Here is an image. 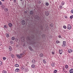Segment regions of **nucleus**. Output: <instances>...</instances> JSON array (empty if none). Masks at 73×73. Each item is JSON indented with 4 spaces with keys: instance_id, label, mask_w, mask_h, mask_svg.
<instances>
[{
    "instance_id": "obj_14",
    "label": "nucleus",
    "mask_w": 73,
    "mask_h": 73,
    "mask_svg": "<svg viewBox=\"0 0 73 73\" xmlns=\"http://www.w3.org/2000/svg\"><path fill=\"white\" fill-rule=\"evenodd\" d=\"M33 13V11H30V15H32Z\"/></svg>"
},
{
    "instance_id": "obj_47",
    "label": "nucleus",
    "mask_w": 73,
    "mask_h": 73,
    "mask_svg": "<svg viewBox=\"0 0 73 73\" xmlns=\"http://www.w3.org/2000/svg\"><path fill=\"white\" fill-rule=\"evenodd\" d=\"M51 27H53V24H52V25H51Z\"/></svg>"
},
{
    "instance_id": "obj_10",
    "label": "nucleus",
    "mask_w": 73,
    "mask_h": 73,
    "mask_svg": "<svg viewBox=\"0 0 73 73\" xmlns=\"http://www.w3.org/2000/svg\"><path fill=\"white\" fill-rule=\"evenodd\" d=\"M9 51H12V47L11 46H9Z\"/></svg>"
},
{
    "instance_id": "obj_52",
    "label": "nucleus",
    "mask_w": 73,
    "mask_h": 73,
    "mask_svg": "<svg viewBox=\"0 0 73 73\" xmlns=\"http://www.w3.org/2000/svg\"><path fill=\"white\" fill-rule=\"evenodd\" d=\"M21 1H23V0H20Z\"/></svg>"
},
{
    "instance_id": "obj_17",
    "label": "nucleus",
    "mask_w": 73,
    "mask_h": 73,
    "mask_svg": "<svg viewBox=\"0 0 73 73\" xmlns=\"http://www.w3.org/2000/svg\"><path fill=\"white\" fill-rule=\"evenodd\" d=\"M3 73H7V71L5 70H3Z\"/></svg>"
},
{
    "instance_id": "obj_26",
    "label": "nucleus",
    "mask_w": 73,
    "mask_h": 73,
    "mask_svg": "<svg viewBox=\"0 0 73 73\" xmlns=\"http://www.w3.org/2000/svg\"><path fill=\"white\" fill-rule=\"evenodd\" d=\"M3 64V63L1 61H0V66H1Z\"/></svg>"
},
{
    "instance_id": "obj_30",
    "label": "nucleus",
    "mask_w": 73,
    "mask_h": 73,
    "mask_svg": "<svg viewBox=\"0 0 73 73\" xmlns=\"http://www.w3.org/2000/svg\"><path fill=\"white\" fill-rule=\"evenodd\" d=\"M43 61L44 64H46V62L45 60H43Z\"/></svg>"
},
{
    "instance_id": "obj_1",
    "label": "nucleus",
    "mask_w": 73,
    "mask_h": 73,
    "mask_svg": "<svg viewBox=\"0 0 73 73\" xmlns=\"http://www.w3.org/2000/svg\"><path fill=\"white\" fill-rule=\"evenodd\" d=\"M23 53H22L20 54H17L16 55V56L18 58L20 59L23 57Z\"/></svg>"
},
{
    "instance_id": "obj_25",
    "label": "nucleus",
    "mask_w": 73,
    "mask_h": 73,
    "mask_svg": "<svg viewBox=\"0 0 73 73\" xmlns=\"http://www.w3.org/2000/svg\"><path fill=\"white\" fill-rule=\"evenodd\" d=\"M3 59L4 61H5V60L7 59V58L5 57H3Z\"/></svg>"
},
{
    "instance_id": "obj_51",
    "label": "nucleus",
    "mask_w": 73,
    "mask_h": 73,
    "mask_svg": "<svg viewBox=\"0 0 73 73\" xmlns=\"http://www.w3.org/2000/svg\"><path fill=\"white\" fill-rule=\"evenodd\" d=\"M71 16H72V18L73 17V15H72Z\"/></svg>"
},
{
    "instance_id": "obj_23",
    "label": "nucleus",
    "mask_w": 73,
    "mask_h": 73,
    "mask_svg": "<svg viewBox=\"0 0 73 73\" xmlns=\"http://www.w3.org/2000/svg\"><path fill=\"white\" fill-rule=\"evenodd\" d=\"M29 49H30V50H31V51L33 50L32 48V47H31L29 46Z\"/></svg>"
},
{
    "instance_id": "obj_5",
    "label": "nucleus",
    "mask_w": 73,
    "mask_h": 73,
    "mask_svg": "<svg viewBox=\"0 0 73 73\" xmlns=\"http://www.w3.org/2000/svg\"><path fill=\"white\" fill-rule=\"evenodd\" d=\"M65 44H66V42L64 41L63 42V44L62 45V46H65Z\"/></svg>"
},
{
    "instance_id": "obj_39",
    "label": "nucleus",
    "mask_w": 73,
    "mask_h": 73,
    "mask_svg": "<svg viewBox=\"0 0 73 73\" xmlns=\"http://www.w3.org/2000/svg\"><path fill=\"white\" fill-rule=\"evenodd\" d=\"M70 19H73V17H72V16H70Z\"/></svg>"
},
{
    "instance_id": "obj_48",
    "label": "nucleus",
    "mask_w": 73,
    "mask_h": 73,
    "mask_svg": "<svg viewBox=\"0 0 73 73\" xmlns=\"http://www.w3.org/2000/svg\"><path fill=\"white\" fill-rule=\"evenodd\" d=\"M7 26H6V25H5L4 26V27L5 28H6Z\"/></svg>"
},
{
    "instance_id": "obj_41",
    "label": "nucleus",
    "mask_w": 73,
    "mask_h": 73,
    "mask_svg": "<svg viewBox=\"0 0 73 73\" xmlns=\"http://www.w3.org/2000/svg\"><path fill=\"white\" fill-rule=\"evenodd\" d=\"M71 12L72 13H73V9H72L71 11Z\"/></svg>"
},
{
    "instance_id": "obj_27",
    "label": "nucleus",
    "mask_w": 73,
    "mask_h": 73,
    "mask_svg": "<svg viewBox=\"0 0 73 73\" xmlns=\"http://www.w3.org/2000/svg\"><path fill=\"white\" fill-rule=\"evenodd\" d=\"M51 66H54V63H51Z\"/></svg>"
},
{
    "instance_id": "obj_40",
    "label": "nucleus",
    "mask_w": 73,
    "mask_h": 73,
    "mask_svg": "<svg viewBox=\"0 0 73 73\" xmlns=\"http://www.w3.org/2000/svg\"><path fill=\"white\" fill-rule=\"evenodd\" d=\"M13 1L14 3H16V0H14Z\"/></svg>"
},
{
    "instance_id": "obj_24",
    "label": "nucleus",
    "mask_w": 73,
    "mask_h": 73,
    "mask_svg": "<svg viewBox=\"0 0 73 73\" xmlns=\"http://www.w3.org/2000/svg\"><path fill=\"white\" fill-rule=\"evenodd\" d=\"M8 8H5V11L6 12H7V11H8Z\"/></svg>"
},
{
    "instance_id": "obj_19",
    "label": "nucleus",
    "mask_w": 73,
    "mask_h": 73,
    "mask_svg": "<svg viewBox=\"0 0 73 73\" xmlns=\"http://www.w3.org/2000/svg\"><path fill=\"white\" fill-rule=\"evenodd\" d=\"M15 66H16V67H19V64H17L15 65Z\"/></svg>"
},
{
    "instance_id": "obj_34",
    "label": "nucleus",
    "mask_w": 73,
    "mask_h": 73,
    "mask_svg": "<svg viewBox=\"0 0 73 73\" xmlns=\"http://www.w3.org/2000/svg\"><path fill=\"white\" fill-rule=\"evenodd\" d=\"M21 38L22 40H24V38L23 37H22Z\"/></svg>"
},
{
    "instance_id": "obj_49",
    "label": "nucleus",
    "mask_w": 73,
    "mask_h": 73,
    "mask_svg": "<svg viewBox=\"0 0 73 73\" xmlns=\"http://www.w3.org/2000/svg\"><path fill=\"white\" fill-rule=\"evenodd\" d=\"M25 44H23V46H25Z\"/></svg>"
},
{
    "instance_id": "obj_2",
    "label": "nucleus",
    "mask_w": 73,
    "mask_h": 73,
    "mask_svg": "<svg viewBox=\"0 0 73 73\" xmlns=\"http://www.w3.org/2000/svg\"><path fill=\"white\" fill-rule=\"evenodd\" d=\"M72 28V27H71V25H70L69 24L68 25L67 27V29H68L69 30H70V29H71Z\"/></svg>"
},
{
    "instance_id": "obj_33",
    "label": "nucleus",
    "mask_w": 73,
    "mask_h": 73,
    "mask_svg": "<svg viewBox=\"0 0 73 73\" xmlns=\"http://www.w3.org/2000/svg\"><path fill=\"white\" fill-rule=\"evenodd\" d=\"M57 72V70H55L54 71V73H56Z\"/></svg>"
},
{
    "instance_id": "obj_16",
    "label": "nucleus",
    "mask_w": 73,
    "mask_h": 73,
    "mask_svg": "<svg viewBox=\"0 0 73 73\" xmlns=\"http://www.w3.org/2000/svg\"><path fill=\"white\" fill-rule=\"evenodd\" d=\"M6 36L7 37H9V34L7 33L6 34Z\"/></svg>"
},
{
    "instance_id": "obj_13",
    "label": "nucleus",
    "mask_w": 73,
    "mask_h": 73,
    "mask_svg": "<svg viewBox=\"0 0 73 73\" xmlns=\"http://www.w3.org/2000/svg\"><path fill=\"white\" fill-rule=\"evenodd\" d=\"M9 26L10 27H12V24L11 23H9Z\"/></svg>"
},
{
    "instance_id": "obj_42",
    "label": "nucleus",
    "mask_w": 73,
    "mask_h": 73,
    "mask_svg": "<svg viewBox=\"0 0 73 73\" xmlns=\"http://www.w3.org/2000/svg\"><path fill=\"white\" fill-rule=\"evenodd\" d=\"M64 17H65V19H67V18H68V17H67V16H64Z\"/></svg>"
},
{
    "instance_id": "obj_35",
    "label": "nucleus",
    "mask_w": 73,
    "mask_h": 73,
    "mask_svg": "<svg viewBox=\"0 0 73 73\" xmlns=\"http://www.w3.org/2000/svg\"><path fill=\"white\" fill-rule=\"evenodd\" d=\"M56 44H58V43H59V41L58 40H57L56 42Z\"/></svg>"
},
{
    "instance_id": "obj_46",
    "label": "nucleus",
    "mask_w": 73,
    "mask_h": 73,
    "mask_svg": "<svg viewBox=\"0 0 73 73\" xmlns=\"http://www.w3.org/2000/svg\"><path fill=\"white\" fill-rule=\"evenodd\" d=\"M23 55H25V52H23Z\"/></svg>"
},
{
    "instance_id": "obj_15",
    "label": "nucleus",
    "mask_w": 73,
    "mask_h": 73,
    "mask_svg": "<svg viewBox=\"0 0 73 73\" xmlns=\"http://www.w3.org/2000/svg\"><path fill=\"white\" fill-rule=\"evenodd\" d=\"M59 8H60V9H62V8H64V7H63L62 5L59 6Z\"/></svg>"
},
{
    "instance_id": "obj_8",
    "label": "nucleus",
    "mask_w": 73,
    "mask_h": 73,
    "mask_svg": "<svg viewBox=\"0 0 73 73\" xmlns=\"http://www.w3.org/2000/svg\"><path fill=\"white\" fill-rule=\"evenodd\" d=\"M70 73H73V69H71L69 70Z\"/></svg>"
},
{
    "instance_id": "obj_28",
    "label": "nucleus",
    "mask_w": 73,
    "mask_h": 73,
    "mask_svg": "<svg viewBox=\"0 0 73 73\" xmlns=\"http://www.w3.org/2000/svg\"><path fill=\"white\" fill-rule=\"evenodd\" d=\"M45 5L46 6H48L49 5V3H46Z\"/></svg>"
},
{
    "instance_id": "obj_22",
    "label": "nucleus",
    "mask_w": 73,
    "mask_h": 73,
    "mask_svg": "<svg viewBox=\"0 0 73 73\" xmlns=\"http://www.w3.org/2000/svg\"><path fill=\"white\" fill-rule=\"evenodd\" d=\"M31 67L32 68H35V65L34 64H32L31 65Z\"/></svg>"
},
{
    "instance_id": "obj_9",
    "label": "nucleus",
    "mask_w": 73,
    "mask_h": 73,
    "mask_svg": "<svg viewBox=\"0 0 73 73\" xmlns=\"http://www.w3.org/2000/svg\"><path fill=\"white\" fill-rule=\"evenodd\" d=\"M35 19H37V20H39V17H38V16H35Z\"/></svg>"
},
{
    "instance_id": "obj_31",
    "label": "nucleus",
    "mask_w": 73,
    "mask_h": 73,
    "mask_svg": "<svg viewBox=\"0 0 73 73\" xmlns=\"http://www.w3.org/2000/svg\"><path fill=\"white\" fill-rule=\"evenodd\" d=\"M63 28H64V29H66L67 27H66V26H63Z\"/></svg>"
},
{
    "instance_id": "obj_37",
    "label": "nucleus",
    "mask_w": 73,
    "mask_h": 73,
    "mask_svg": "<svg viewBox=\"0 0 73 73\" xmlns=\"http://www.w3.org/2000/svg\"><path fill=\"white\" fill-rule=\"evenodd\" d=\"M51 53H52V54H54V52H51Z\"/></svg>"
},
{
    "instance_id": "obj_29",
    "label": "nucleus",
    "mask_w": 73,
    "mask_h": 73,
    "mask_svg": "<svg viewBox=\"0 0 73 73\" xmlns=\"http://www.w3.org/2000/svg\"><path fill=\"white\" fill-rule=\"evenodd\" d=\"M25 68V67L24 66H23L21 68L22 70H24Z\"/></svg>"
},
{
    "instance_id": "obj_36",
    "label": "nucleus",
    "mask_w": 73,
    "mask_h": 73,
    "mask_svg": "<svg viewBox=\"0 0 73 73\" xmlns=\"http://www.w3.org/2000/svg\"><path fill=\"white\" fill-rule=\"evenodd\" d=\"M10 43L11 44H13V42L12 41H10Z\"/></svg>"
},
{
    "instance_id": "obj_11",
    "label": "nucleus",
    "mask_w": 73,
    "mask_h": 73,
    "mask_svg": "<svg viewBox=\"0 0 73 73\" xmlns=\"http://www.w3.org/2000/svg\"><path fill=\"white\" fill-rule=\"evenodd\" d=\"M49 15V12H48V11H46V16H48V15Z\"/></svg>"
},
{
    "instance_id": "obj_4",
    "label": "nucleus",
    "mask_w": 73,
    "mask_h": 73,
    "mask_svg": "<svg viewBox=\"0 0 73 73\" xmlns=\"http://www.w3.org/2000/svg\"><path fill=\"white\" fill-rule=\"evenodd\" d=\"M73 52V50L72 49H69L68 50V53H72Z\"/></svg>"
},
{
    "instance_id": "obj_38",
    "label": "nucleus",
    "mask_w": 73,
    "mask_h": 73,
    "mask_svg": "<svg viewBox=\"0 0 73 73\" xmlns=\"http://www.w3.org/2000/svg\"><path fill=\"white\" fill-rule=\"evenodd\" d=\"M2 5V2L0 1V5Z\"/></svg>"
},
{
    "instance_id": "obj_7",
    "label": "nucleus",
    "mask_w": 73,
    "mask_h": 73,
    "mask_svg": "<svg viewBox=\"0 0 73 73\" xmlns=\"http://www.w3.org/2000/svg\"><path fill=\"white\" fill-rule=\"evenodd\" d=\"M36 62V61L34 59H33L32 60V63L33 64H35Z\"/></svg>"
},
{
    "instance_id": "obj_45",
    "label": "nucleus",
    "mask_w": 73,
    "mask_h": 73,
    "mask_svg": "<svg viewBox=\"0 0 73 73\" xmlns=\"http://www.w3.org/2000/svg\"><path fill=\"white\" fill-rule=\"evenodd\" d=\"M63 70L64 71V72H65V69L64 68V67L63 68Z\"/></svg>"
},
{
    "instance_id": "obj_21",
    "label": "nucleus",
    "mask_w": 73,
    "mask_h": 73,
    "mask_svg": "<svg viewBox=\"0 0 73 73\" xmlns=\"http://www.w3.org/2000/svg\"><path fill=\"white\" fill-rule=\"evenodd\" d=\"M11 40H15V38L14 37H13L11 38Z\"/></svg>"
},
{
    "instance_id": "obj_6",
    "label": "nucleus",
    "mask_w": 73,
    "mask_h": 73,
    "mask_svg": "<svg viewBox=\"0 0 73 73\" xmlns=\"http://www.w3.org/2000/svg\"><path fill=\"white\" fill-rule=\"evenodd\" d=\"M21 23L22 24H23V25H24V24H25V21H24V20H23L22 21Z\"/></svg>"
},
{
    "instance_id": "obj_18",
    "label": "nucleus",
    "mask_w": 73,
    "mask_h": 73,
    "mask_svg": "<svg viewBox=\"0 0 73 73\" xmlns=\"http://www.w3.org/2000/svg\"><path fill=\"white\" fill-rule=\"evenodd\" d=\"M44 56V55L42 53H41L40 54V57H43V56Z\"/></svg>"
},
{
    "instance_id": "obj_43",
    "label": "nucleus",
    "mask_w": 73,
    "mask_h": 73,
    "mask_svg": "<svg viewBox=\"0 0 73 73\" xmlns=\"http://www.w3.org/2000/svg\"><path fill=\"white\" fill-rule=\"evenodd\" d=\"M11 57L13 58V57H14V56H13V55L12 54L11 55Z\"/></svg>"
},
{
    "instance_id": "obj_12",
    "label": "nucleus",
    "mask_w": 73,
    "mask_h": 73,
    "mask_svg": "<svg viewBox=\"0 0 73 73\" xmlns=\"http://www.w3.org/2000/svg\"><path fill=\"white\" fill-rule=\"evenodd\" d=\"M19 68H16L15 70V71L16 72H19Z\"/></svg>"
},
{
    "instance_id": "obj_44",
    "label": "nucleus",
    "mask_w": 73,
    "mask_h": 73,
    "mask_svg": "<svg viewBox=\"0 0 73 73\" xmlns=\"http://www.w3.org/2000/svg\"><path fill=\"white\" fill-rule=\"evenodd\" d=\"M58 37L59 38H61V35H59Z\"/></svg>"
},
{
    "instance_id": "obj_32",
    "label": "nucleus",
    "mask_w": 73,
    "mask_h": 73,
    "mask_svg": "<svg viewBox=\"0 0 73 73\" xmlns=\"http://www.w3.org/2000/svg\"><path fill=\"white\" fill-rule=\"evenodd\" d=\"M64 3H65L64 2H62L61 3V5H62V6H63V5H64Z\"/></svg>"
},
{
    "instance_id": "obj_50",
    "label": "nucleus",
    "mask_w": 73,
    "mask_h": 73,
    "mask_svg": "<svg viewBox=\"0 0 73 73\" xmlns=\"http://www.w3.org/2000/svg\"><path fill=\"white\" fill-rule=\"evenodd\" d=\"M1 0L2 1H4L5 0Z\"/></svg>"
},
{
    "instance_id": "obj_20",
    "label": "nucleus",
    "mask_w": 73,
    "mask_h": 73,
    "mask_svg": "<svg viewBox=\"0 0 73 73\" xmlns=\"http://www.w3.org/2000/svg\"><path fill=\"white\" fill-rule=\"evenodd\" d=\"M65 68L66 69H68V65H66L65 66Z\"/></svg>"
},
{
    "instance_id": "obj_3",
    "label": "nucleus",
    "mask_w": 73,
    "mask_h": 73,
    "mask_svg": "<svg viewBox=\"0 0 73 73\" xmlns=\"http://www.w3.org/2000/svg\"><path fill=\"white\" fill-rule=\"evenodd\" d=\"M59 53H60V54H61L62 53V49H59Z\"/></svg>"
},
{
    "instance_id": "obj_53",
    "label": "nucleus",
    "mask_w": 73,
    "mask_h": 73,
    "mask_svg": "<svg viewBox=\"0 0 73 73\" xmlns=\"http://www.w3.org/2000/svg\"><path fill=\"white\" fill-rule=\"evenodd\" d=\"M11 1H12V0H10Z\"/></svg>"
}]
</instances>
